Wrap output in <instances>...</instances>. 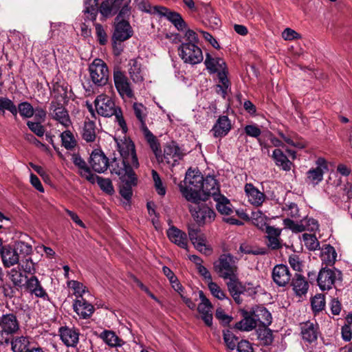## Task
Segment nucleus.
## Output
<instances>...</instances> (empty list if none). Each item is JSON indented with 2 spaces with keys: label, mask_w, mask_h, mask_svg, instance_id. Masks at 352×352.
I'll use <instances>...</instances> for the list:
<instances>
[{
  "label": "nucleus",
  "mask_w": 352,
  "mask_h": 352,
  "mask_svg": "<svg viewBox=\"0 0 352 352\" xmlns=\"http://www.w3.org/2000/svg\"><path fill=\"white\" fill-rule=\"evenodd\" d=\"M198 43L197 33L192 30H188L185 32L184 41L177 50L178 54L184 63L194 65L203 61V52Z\"/></svg>",
  "instance_id": "nucleus-1"
},
{
  "label": "nucleus",
  "mask_w": 352,
  "mask_h": 352,
  "mask_svg": "<svg viewBox=\"0 0 352 352\" xmlns=\"http://www.w3.org/2000/svg\"><path fill=\"white\" fill-rule=\"evenodd\" d=\"M204 177L199 170L189 169L179 188L186 200L196 202L200 199L199 192L203 187Z\"/></svg>",
  "instance_id": "nucleus-2"
},
{
  "label": "nucleus",
  "mask_w": 352,
  "mask_h": 352,
  "mask_svg": "<svg viewBox=\"0 0 352 352\" xmlns=\"http://www.w3.org/2000/svg\"><path fill=\"white\" fill-rule=\"evenodd\" d=\"M94 104L98 115L105 118L115 116L116 120L122 132L124 133L127 132V126L122 116V111L116 106L114 101L111 97L100 94L96 97Z\"/></svg>",
  "instance_id": "nucleus-3"
},
{
  "label": "nucleus",
  "mask_w": 352,
  "mask_h": 352,
  "mask_svg": "<svg viewBox=\"0 0 352 352\" xmlns=\"http://www.w3.org/2000/svg\"><path fill=\"white\" fill-rule=\"evenodd\" d=\"M134 113L141 124V128L143 131L144 135L149 144L151 148L153 151L155 157L158 160L162 159L160 145L157 138L148 130L145 123V118L146 116V109L141 103L135 102L133 104Z\"/></svg>",
  "instance_id": "nucleus-4"
},
{
  "label": "nucleus",
  "mask_w": 352,
  "mask_h": 352,
  "mask_svg": "<svg viewBox=\"0 0 352 352\" xmlns=\"http://www.w3.org/2000/svg\"><path fill=\"white\" fill-rule=\"evenodd\" d=\"M0 324V344H8L12 337L20 329L19 322L15 314L10 313L2 314Z\"/></svg>",
  "instance_id": "nucleus-5"
},
{
  "label": "nucleus",
  "mask_w": 352,
  "mask_h": 352,
  "mask_svg": "<svg viewBox=\"0 0 352 352\" xmlns=\"http://www.w3.org/2000/svg\"><path fill=\"white\" fill-rule=\"evenodd\" d=\"M192 203L188 206V208L192 217L199 226L211 223L214 220L216 214L212 208L201 203L200 200Z\"/></svg>",
  "instance_id": "nucleus-6"
},
{
  "label": "nucleus",
  "mask_w": 352,
  "mask_h": 352,
  "mask_svg": "<svg viewBox=\"0 0 352 352\" xmlns=\"http://www.w3.org/2000/svg\"><path fill=\"white\" fill-rule=\"evenodd\" d=\"M236 260L230 254H222L214 263V268L221 278L228 279L236 276Z\"/></svg>",
  "instance_id": "nucleus-7"
},
{
  "label": "nucleus",
  "mask_w": 352,
  "mask_h": 352,
  "mask_svg": "<svg viewBox=\"0 0 352 352\" xmlns=\"http://www.w3.org/2000/svg\"><path fill=\"white\" fill-rule=\"evenodd\" d=\"M89 71L93 82L98 86H104L109 80V69L106 63L100 58H96L89 65Z\"/></svg>",
  "instance_id": "nucleus-8"
},
{
  "label": "nucleus",
  "mask_w": 352,
  "mask_h": 352,
  "mask_svg": "<svg viewBox=\"0 0 352 352\" xmlns=\"http://www.w3.org/2000/svg\"><path fill=\"white\" fill-rule=\"evenodd\" d=\"M341 271L333 268L322 267L317 276L318 285L322 291L329 290L336 280H342Z\"/></svg>",
  "instance_id": "nucleus-9"
},
{
  "label": "nucleus",
  "mask_w": 352,
  "mask_h": 352,
  "mask_svg": "<svg viewBox=\"0 0 352 352\" xmlns=\"http://www.w3.org/2000/svg\"><path fill=\"white\" fill-rule=\"evenodd\" d=\"M108 167H109L111 173L118 175L120 179L136 175L131 162L123 158L122 160L114 159L109 164Z\"/></svg>",
  "instance_id": "nucleus-10"
},
{
  "label": "nucleus",
  "mask_w": 352,
  "mask_h": 352,
  "mask_svg": "<svg viewBox=\"0 0 352 352\" xmlns=\"http://www.w3.org/2000/svg\"><path fill=\"white\" fill-rule=\"evenodd\" d=\"M118 151L122 158L129 160L135 168L139 167V162L135 151V145L129 139H124L117 142Z\"/></svg>",
  "instance_id": "nucleus-11"
},
{
  "label": "nucleus",
  "mask_w": 352,
  "mask_h": 352,
  "mask_svg": "<svg viewBox=\"0 0 352 352\" xmlns=\"http://www.w3.org/2000/svg\"><path fill=\"white\" fill-rule=\"evenodd\" d=\"M132 35L133 30L128 21L122 19L120 21H115V29L113 34L114 43L126 41Z\"/></svg>",
  "instance_id": "nucleus-12"
},
{
  "label": "nucleus",
  "mask_w": 352,
  "mask_h": 352,
  "mask_svg": "<svg viewBox=\"0 0 352 352\" xmlns=\"http://www.w3.org/2000/svg\"><path fill=\"white\" fill-rule=\"evenodd\" d=\"M50 115L54 120H56L65 128L72 125V121L68 111L60 104L52 102L50 106Z\"/></svg>",
  "instance_id": "nucleus-13"
},
{
  "label": "nucleus",
  "mask_w": 352,
  "mask_h": 352,
  "mask_svg": "<svg viewBox=\"0 0 352 352\" xmlns=\"http://www.w3.org/2000/svg\"><path fill=\"white\" fill-rule=\"evenodd\" d=\"M316 167L309 169V180L314 186L323 179V175L329 170L327 161L324 157H318L315 162Z\"/></svg>",
  "instance_id": "nucleus-14"
},
{
  "label": "nucleus",
  "mask_w": 352,
  "mask_h": 352,
  "mask_svg": "<svg viewBox=\"0 0 352 352\" xmlns=\"http://www.w3.org/2000/svg\"><path fill=\"white\" fill-rule=\"evenodd\" d=\"M199 298L201 302L197 307L198 311L205 324L210 327L212 324V304L201 291L199 292Z\"/></svg>",
  "instance_id": "nucleus-15"
},
{
  "label": "nucleus",
  "mask_w": 352,
  "mask_h": 352,
  "mask_svg": "<svg viewBox=\"0 0 352 352\" xmlns=\"http://www.w3.org/2000/svg\"><path fill=\"white\" fill-rule=\"evenodd\" d=\"M89 164L95 172L104 173L108 168L109 161L103 152L95 150L90 155Z\"/></svg>",
  "instance_id": "nucleus-16"
},
{
  "label": "nucleus",
  "mask_w": 352,
  "mask_h": 352,
  "mask_svg": "<svg viewBox=\"0 0 352 352\" xmlns=\"http://www.w3.org/2000/svg\"><path fill=\"white\" fill-rule=\"evenodd\" d=\"M169 241L178 247L187 249L188 237L186 234L174 226H171L166 231Z\"/></svg>",
  "instance_id": "nucleus-17"
},
{
  "label": "nucleus",
  "mask_w": 352,
  "mask_h": 352,
  "mask_svg": "<svg viewBox=\"0 0 352 352\" xmlns=\"http://www.w3.org/2000/svg\"><path fill=\"white\" fill-rule=\"evenodd\" d=\"M0 254L3 265L10 267L19 263V255L15 248L9 245H3L0 248Z\"/></svg>",
  "instance_id": "nucleus-18"
},
{
  "label": "nucleus",
  "mask_w": 352,
  "mask_h": 352,
  "mask_svg": "<svg viewBox=\"0 0 352 352\" xmlns=\"http://www.w3.org/2000/svg\"><path fill=\"white\" fill-rule=\"evenodd\" d=\"M272 278L277 285L285 286L291 279L289 267L283 264L276 265L272 270Z\"/></svg>",
  "instance_id": "nucleus-19"
},
{
  "label": "nucleus",
  "mask_w": 352,
  "mask_h": 352,
  "mask_svg": "<svg viewBox=\"0 0 352 352\" xmlns=\"http://www.w3.org/2000/svg\"><path fill=\"white\" fill-rule=\"evenodd\" d=\"M244 190L248 201L254 206L259 207L262 206L266 199L265 195L251 183L245 185Z\"/></svg>",
  "instance_id": "nucleus-20"
},
{
  "label": "nucleus",
  "mask_w": 352,
  "mask_h": 352,
  "mask_svg": "<svg viewBox=\"0 0 352 352\" xmlns=\"http://www.w3.org/2000/svg\"><path fill=\"white\" fill-rule=\"evenodd\" d=\"M71 160L74 164L78 168V173L80 177L86 179L89 182L94 181V174L91 173L90 168L79 154L73 153Z\"/></svg>",
  "instance_id": "nucleus-21"
},
{
  "label": "nucleus",
  "mask_w": 352,
  "mask_h": 352,
  "mask_svg": "<svg viewBox=\"0 0 352 352\" xmlns=\"http://www.w3.org/2000/svg\"><path fill=\"white\" fill-rule=\"evenodd\" d=\"M184 156L180 148L175 143L167 144L164 149V159L171 166H175Z\"/></svg>",
  "instance_id": "nucleus-22"
},
{
  "label": "nucleus",
  "mask_w": 352,
  "mask_h": 352,
  "mask_svg": "<svg viewBox=\"0 0 352 352\" xmlns=\"http://www.w3.org/2000/svg\"><path fill=\"white\" fill-rule=\"evenodd\" d=\"M265 232L267 239V245L272 250H278L282 247L280 236L282 230L272 226H265Z\"/></svg>",
  "instance_id": "nucleus-23"
},
{
  "label": "nucleus",
  "mask_w": 352,
  "mask_h": 352,
  "mask_svg": "<svg viewBox=\"0 0 352 352\" xmlns=\"http://www.w3.org/2000/svg\"><path fill=\"white\" fill-rule=\"evenodd\" d=\"M60 337L63 342L67 346L75 347L79 341V332L74 328L68 327L59 329Z\"/></svg>",
  "instance_id": "nucleus-24"
},
{
  "label": "nucleus",
  "mask_w": 352,
  "mask_h": 352,
  "mask_svg": "<svg viewBox=\"0 0 352 352\" xmlns=\"http://www.w3.org/2000/svg\"><path fill=\"white\" fill-rule=\"evenodd\" d=\"M232 127L231 122L227 116H221L214 124L211 131L215 138L226 136Z\"/></svg>",
  "instance_id": "nucleus-25"
},
{
  "label": "nucleus",
  "mask_w": 352,
  "mask_h": 352,
  "mask_svg": "<svg viewBox=\"0 0 352 352\" xmlns=\"http://www.w3.org/2000/svg\"><path fill=\"white\" fill-rule=\"evenodd\" d=\"M228 279L229 281L227 283L228 291L236 303L239 305L243 301L241 298V294H244L245 292V286L238 280L236 276L229 278Z\"/></svg>",
  "instance_id": "nucleus-26"
},
{
  "label": "nucleus",
  "mask_w": 352,
  "mask_h": 352,
  "mask_svg": "<svg viewBox=\"0 0 352 352\" xmlns=\"http://www.w3.org/2000/svg\"><path fill=\"white\" fill-rule=\"evenodd\" d=\"M98 336L110 348L122 347L125 344V342L111 330L104 329Z\"/></svg>",
  "instance_id": "nucleus-27"
},
{
  "label": "nucleus",
  "mask_w": 352,
  "mask_h": 352,
  "mask_svg": "<svg viewBox=\"0 0 352 352\" xmlns=\"http://www.w3.org/2000/svg\"><path fill=\"white\" fill-rule=\"evenodd\" d=\"M73 309L74 311L83 319L91 317L94 311V306L86 301L83 298L76 299L74 302Z\"/></svg>",
  "instance_id": "nucleus-28"
},
{
  "label": "nucleus",
  "mask_w": 352,
  "mask_h": 352,
  "mask_svg": "<svg viewBox=\"0 0 352 352\" xmlns=\"http://www.w3.org/2000/svg\"><path fill=\"white\" fill-rule=\"evenodd\" d=\"M124 0H104L100 6V12L104 17H109L118 13Z\"/></svg>",
  "instance_id": "nucleus-29"
},
{
  "label": "nucleus",
  "mask_w": 352,
  "mask_h": 352,
  "mask_svg": "<svg viewBox=\"0 0 352 352\" xmlns=\"http://www.w3.org/2000/svg\"><path fill=\"white\" fill-rule=\"evenodd\" d=\"M32 294H34L36 297L45 299L47 297V294L42 287L38 278L32 276L28 278L25 283V286Z\"/></svg>",
  "instance_id": "nucleus-30"
},
{
  "label": "nucleus",
  "mask_w": 352,
  "mask_h": 352,
  "mask_svg": "<svg viewBox=\"0 0 352 352\" xmlns=\"http://www.w3.org/2000/svg\"><path fill=\"white\" fill-rule=\"evenodd\" d=\"M34 342L32 338L23 336H16L10 341L13 352H27Z\"/></svg>",
  "instance_id": "nucleus-31"
},
{
  "label": "nucleus",
  "mask_w": 352,
  "mask_h": 352,
  "mask_svg": "<svg viewBox=\"0 0 352 352\" xmlns=\"http://www.w3.org/2000/svg\"><path fill=\"white\" fill-rule=\"evenodd\" d=\"M128 72L131 79L135 84H140L144 80L142 65L140 61L137 59H131L128 64Z\"/></svg>",
  "instance_id": "nucleus-32"
},
{
  "label": "nucleus",
  "mask_w": 352,
  "mask_h": 352,
  "mask_svg": "<svg viewBox=\"0 0 352 352\" xmlns=\"http://www.w3.org/2000/svg\"><path fill=\"white\" fill-rule=\"evenodd\" d=\"M122 184L120 187V195L128 202L133 195V187L137 185L138 178L136 175L121 179Z\"/></svg>",
  "instance_id": "nucleus-33"
},
{
  "label": "nucleus",
  "mask_w": 352,
  "mask_h": 352,
  "mask_svg": "<svg viewBox=\"0 0 352 352\" xmlns=\"http://www.w3.org/2000/svg\"><path fill=\"white\" fill-rule=\"evenodd\" d=\"M8 276L17 290L21 289L25 286V280L28 278V276L23 274L19 266L11 269L8 272Z\"/></svg>",
  "instance_id": "nucleus-34"
},
{
  "label": "nucleus",
  "mask_w": 352,
  "mask_h": 352,
  "mask_svg": "<svg viewBox=\"0 0 352 352\" xmlns=\"http://www.w3.org/2000/svg\"><path fill=\"white\" fill-rule=\"evenodd\" d=\"M98 0H85L82 12L85 15V21H95L98 13Z\"/></svg>",
  "instance_id": "nucleus-35"
},
{
  "label": "nucleus",
  "mask_w": 352,
  "mask_h": 352,
  "mask_svg": "<svg viewBox=\"0 0 352 352\" xmlns=\"http://www.w3.org/2000/svg\"><path fill=\"white\" fill-rule=\"evenodd\" d=\"M201 191L207 196H212L213 199L216 195H221L218 183L214 177L212 176H207L204 178Z\"/></svg>",
  "instance_id": "nucleus-36"
},
{
  "label": "nucleus",
  "mask_w": 352,
  "mask_h": 352,
  "mask_svg": "<svg viewBox=\"0 0 352 352\" xmlns=\"http://www.w3.org/2000/svg\"><path fill=\"white\" fill-rule=\"evenodd\" d=\"M292 286L295 294L298 296H305L308 291V282L305 277L296 273L292 280Z\"/></svg>",
  "instance_id": "nucleus-37"
},
{
  "label": "nucleus",
  "mask_w": 352,
  "mask_h": 352,
  "mask_svg": "<svg viewBox=\"0 0 352 352\" xmlns=\"http://www.w3.org/2000/svg\"><path fill=\"white\" fill-rule=\"evenodd\" d=\"M257 326L256 319L254 317V311L252 314L244 312L243 318L236 322L234 327L243 331H250Z\"/></svg>",
  "instance_id": "nucleus-38"
},
{
  "label": "nucleus",
  "mask_w": 352,
  "mask_h": 352,
  "mask_svg": "<svg viewBox=\"0 0 352 352\" xmlns=\"http://www.w3.org/2000/svg\"><path fill=\"white\" fill-rule=\"evenodd\" d=\"M206 68L212 73H217L219 71L226 69L225 61L218 57H212V56L207 53L204 62Z\"/></svg>",
  "instance_id": "nucleus-39"
},
{
  "label": "nucleus",
  "mask_w": 352,
  "mask_h": 352,
  "mask_svg": "<svg viewBox=\"0 0 352 352\" xmlns=\"http://www.w3.org/2000/svg\"><path fill=\"white\" fill-rule=\"evenodd\" d=\"M216 202V208L219 213L223 215L231 214L233 212V206L230 201L223 195H216L214 199Z\"/></svg>",
  "instance_id": "nucleus-40"
},
{
  "label": "nucleus",
  "mask_w": 352,
  "mask_h": 352,
  "mask_svg": "<svg viewBox=\"0 0 352 352\" xmlns=\"http://www.w3.org/2000/svg\"><path fill=\"white\" fill-rule=\"evenodd\" d=\"M272 157L275 161L276 165L280 167L283 170H289L291 169L292 162L280 149L276 148L273 151Z\"/></svg>",
  "instance_id": "nucleus-41"
},
{
  "label": "nucleus",
  "mask_w": 352,
  "mask_h": 352,
  "mask_svg": "<svg viewBox=\"0 0 352 352\" xmlns=\"http://www.w3.org/2000/svg\"><path fill=\"white\" fill-rule=\"evenodd\" d=\"M285 228L291 230L293 232H302L306 230L308 226L307 217L299 221H294L290 219L286 218L283 220Z\"/></svg>",
  "instance_id": "nucleus-42"
},
{
  "label": "nucleus",
  "mask_w": 352,
  "mask_h": 352,
  "mask_svg": "<svg viewBox=\"0 0 352 352\" xmlns=\"http://www.w3.org/2000/svg\"><path fill=\"white\" fill-rule=\"evenodd\" d=\"M82 138L87 142H92L96 137V124L94 121L85 120L82 131Z\"/></svg>",
  "instance_id": "nucleus-43"
},
{
  "label": "nucleus",
  "mask_w": 352,
  "mask_h": 352,
  "mask_svg": "<svg viewBox=\"0 0 352 352\" xmlns=\"http://www.w3.org/2000/svg\"><path fill=\"white\" fill-rule=\"evenodd\" d=\"M113 81L116 88H130V81L124 72L120 68L113 70Z\"/></svg>",
  "instance_id": "nucleus-44"
},
{
  "label": "nucleus",
  "mask_w": 352,
  "mask_h": 352,
  "mask_svg": "<svg viewBox=\"0 0 352 352\" xmlns=\"http://www.w3.org/2000/svg\"><path fill=\"white\" fill-rule=\"evenodd\" d=\"M253 311L254 317L256 319V322H259L264 326H267L271 324L272 315L266 308L260 307Z\"/></svg>",
  "instance_id": "nucleus-45"
},
{
  "label": "nucleus",
  "mask_w": 352,
  "mask_h": 352,
  "mask_svg": "<svg viewBox=\"0 0 352 352\" xmlns=\"http://www.w3.org/2000/svg\"><path fill=\"white\" fill-rule=\"evenodd\" d=\"M322 260L329 265H334L337 253L335 248L331 245H325L324 248L322 250Z\"/></svg>",
  "instance_id": "nucleus-46"
},
{
  "label": "nucleus",
  "mask_w": 352,
  "mask_h": 352,
  "mask_svg": "<svg viewBox=\"0 0 352 352\" xmlns=\"http://www.w3.org/2000/svg\"><path fill=\"white\" fill-rule=\"evenodd\" d=\"M94 181L91 182V184L97 182L101 190L109 195H111L114 192L111 181L109 179L102 178L96 175H94Z\"/></svg>",
  "instance_id": "nucleus-47"
},
{
  "label": "nucleus",
  "mask_w": 352,
  "mask_h": 352,
  "mask_svg": "<svg viewBox=\"0 0 352 352\" xmlns=\"http://www.w3.org/2000/svg\"><path fill=\"white\" fill-rule=\"evenodd\" d=\"M223 340L227 347L230 350H234L237 347L239 338L236 336L233 332L229 329L223 331Z\"/></svg>",
  "instance_id": "nucleus-48"
},
{
  "label": "nucleus",
  "mask_w": 352,
  "mask_h": 352,
  "mask_svg": "<svg viewBox=\"0 0 352 352\" xmlns=\"http://www.w3.org/2000/svg\"><path fill=\"white\" fill-rule=\"evenodd\" d=\"M9 111L12 115L16 116L18 111L16 105L13 102L4 97H0V114H4L5 111Z\"/></svg>",
  "instance_id": "nucleus-49"
},
{
  "label": "nucleus",
  "mask_w": 352,
  "mask_h": 352,
  "mask_svg": "<svg viewBox=\"0 0 352 352\" xmlns=\"http://www.w3.org/2000/svg\"><path fill=\"white\" fill-rule=\"evenodd\" d=\"M62 145L67 150L74 148L76 145V141L72 133L69 131H63L61 135Z\"/></svg>",
  "instance_id": "nucleus-50"
},
{
  "label": "nucleus",
  "mask_w": 352,
  "mask_h": 352,
  "mask_svg": "<svg viewBox=\"0 0 352 352\" xmlns=\"http://www.w3.org/2000/svg\"><path fill=\"white\" fill-rule=\"evenodd\" d=\"M311 307L315 315L324 309L325 307V297L324 294H316L311 300Z\"/></svg>",
  "instance_id": "nucleus-51"
},
{
  "label": "nucleus",
  "mask_w": 352,
  "mask_h": 352,
  "mask_svg": "<svg viewBox=\"0 0 352 352\" xmlns=\"http://www.w3.org/2000/svg\"><path fill=\"white\" fill-rule=\"evenodd\" d=\"M155 10L157 11V14L160 16H163L166 17V19L170 21L172 23L173 21L177 20L180 14L175 12H172L166 7L164 6H157L155 8Z\"/></svg>",
  "instance_id": "nucleus-52"
},
{
  "label": "nucleus",
  "mask_w": 352,
  "mask_h": 352,
  "mask_svg": "<svg viewBox=\"0 0 352 352\" xmlns=\"http://www.w3.org/2000/svg\"><path fill=\"white\" fill-rule=\"evenodd\" d=\"M195 248L200 252L209 254L211 252L210 248L206 245V237L201 234L196 240L192 242Z\"/></svg>",
  "instance_id": "nucleus-53"
},
{
  "label": "nucleus",
  "mask_w": 352,
  "mask_h": 352,
  "mask_svg": "<svg viewBox=\"0 0 352 352\" xmlns=\"http://www.w3.org/2000/svg\"><path fill=\"white\" fill-rule=\"evenodd\" d=\"M18 266L25 273L30 274H34L36 273L35 263L30 257L22 258Z\"/></svg>",
  "instance_id": "nucleus-54"
},
{
  "label": "nucleus",
  "mask_w": 352,
  "mask_h": 352,
  "mask_svg": "<svg viewBox=\"0 0 352 352\" xmlns=\"http://www.w3.org/2000/svg\"><path fill=\"white\" fill-rule=\"evenodd\" d=\"M208 286L213 296L219 300L226 299L229 302H230V300L226 297V295L224 293V292L220 288V287L217 283L210 281L208 282Z\"/></svg>",
  "instance_id": "nucleus-55"
},
{
  "label": "nucleus",
  "mask_w": 352,
  "mask_h": 352,
  "mask_svg": "<svg viewBox=\"0 0 352 352\" xmlns=\"http://www.w3.org/2000/svg\"><path fill=\"white\" fill-rule=\"evenodd\" d=\"M15 248L18 251V254L23 255L24 258L30 257L29 256L32 252V245L23 241L18 242L16 244Z\"/></svg>",
  "instance_id": "nucleus-56"
},
{
  "label": "nucleus",
  "mask_w": 352,
  "mask_h": 352,
  "mask_svg": "<svg viewBox=\"0 0 352 352\" xmlns=\"http://www.w3.org/2000/svg\"><path fill=\"white\" fill-rule=\"evenodd\" d=\"M17 111L24 118H31L34 114V109L28 102H22L19 104Z\"/></svg>",
  "instance_id": "nucleus-57"
},
{
  "label": "nucleus",
  "mask_w": 352,
  "mask_h": 352,
  "mask_svg": "<svg viewBox=\"0 0 352 352\" xmlns=\"http://www.w3.org/2000/svg\"><path fill=\"white\" fill-rule=\"evenodd\" d=\"M239 251L244 254H254V255H263L265 254V251L263 249L253 248L248 243H242L240 245Z\"/></svg>",
  "instance_id": "nucleus-58"
},
{
  "label": "nucleus",
  "mask_w": 352,
  "mask_h": 352,
  "mask_svg": "<svg viewBox=\"0 0 352 352\" xmlns=\"http://www.w3.org/2000/svg\"><path fill=\"white\" fill-rule=\"evenodd\" d=\"M217 78L219 82L221 83V85H217V88H228L230 86L226 69H223L217 72Z\"/></svg>",
  "instance_id": "nucleus-59"
},
{
  "label": "nucleus",
  "mask_w": 352,
  "mask_h": 352,
  "mask_svg": "<svg viewBox=\"0 0 352 352\" xmlns=\"http://www.w3.org/2000/svg\"><path fill=\"white\" fill-rule=\"evenodd\" d=\"M67 285L74 290L76 295L82 298V296L85 293L86 287L81 283L76 280H69L67 283Z\"/></svg>",
  "instance_id": "nucleus-60"
},
{
  "label": "nucleus",
  "mask_w": 352,
  "mask_h": 352,
  "mask_svg": "<svg viewBox=\"0 0 352 352\" xmlns=\"http://www.w3.org/2000/svg\"><path fill=\"white\" fill-rule=\"evenodd\" d=\"M244 131L247 135L258 139L261 134V130L256 124H248L244 127Z\"/></svg>",
  "instance_id": "nucleus-61"
},
{
  "label": "nucleus",
  "mask_w": 352,
  "mask_h": 352,
  "mask_svg": "<svg viewBox=\"0 0 352 352\" xmlns=\"http://www.w3.org/2000/svg\"><path fill=\"white\" fill-rule=\"evenodd\" d=\"M27 125L29 129L38 137L43 136L45 133V129L39 122H34L28 121Z\"/></svg>",
  "instance_id": "nucleus-62"
},
{
  "label": "nucleus",
  "mask_w": 352,
  "mask_h": 352,
  "mask_svg": "<svg viewBox=\"0 0 352 352\" xmlns=\"http://www.w3.org/2000/svg\"><path fill=\"white\" fill-rule=\"evenodd\" d=\"M95 28L96 36L99 43L100 45H104L107 41V36L102 25L100 23H96Z\"/></svg>",
  "instance_id": "nucleus-63"
},
{
  "label": "nucleus",
  "mask_w": 352,
  "mask_h": 352,
  "mask_svg": "<svg viewBox=\"0 0 352 352\" xmlns=\"http://www.w3.org/2000/svg\"><path fill=\"white\" fill-rule=\"evenodd\" d=\"M118 14L115 19L116 21H120L122 19L125 20V18H127L131 14V8L128 3L124 5H122L121 8L118 10Z\"/></svg>",
  "instance_id": "nucleus-64"
}]
</instances>
